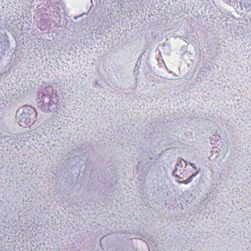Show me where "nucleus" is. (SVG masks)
Here are the masks:
<instances>
[{
    "label": "nucleus",
    "mask_w": 251,
    "mask_h": 251,
    "mask_svg": "<svg viewBox=\"0 0 251 251\" xmlns=\"http://www.w3.org/2000/svg\"><path fill=\"white\" fill-rule=\"evenodd\" d=\"M199 173V172H197L195 174H192L188 179L186 180H184L183 181H178V182L179 183H183L184 184H187L191 182L193 178L195 177Z\"/></svg>",
    "instance_id": "2"
},
{
    "label": "nucleus",
    "mask_w": 251,
    "mask_h": 251,
    "mask_svg": "<svg viewBox=\"0 0 251 251\" xmlns=\"http://www.w3.org/2000/svg\"><path fill=\"white\" fill-rule=\"evenodd\" d=\"M190 165L195 169H197L194 163H190Z\"/></svg>",
    "instance_id": "3"
},
{
    "label": "nucleus",
    "mask_w": 251,
    "mask_h": 251,
    "mask_svg": "<svg viewBox=\"0 0 251 251\" xmlns=\"http://www.w3.org/2000/svg\"><path fill=\"white\" fill-rule=\"evenodd\" d=\"M20 126H22V123L27 124L29 123L30 119L27 117V115L25 113H23L20 115Z\"/></svg>",
    "instance_id": "1"
}]
</instances>
